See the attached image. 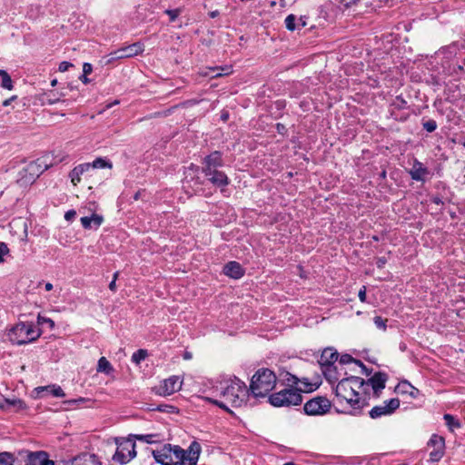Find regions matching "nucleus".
Here are the masks:
<instances>
[{
    "mask_svg": "<svg viewBox=\"0 0 465 465\" xmlns=\"http://www.w3.org/2000/svg\"><path fill=\"white\" fill-rule=\"evenodd\" d=\"M281 380L287 384L289 387H294L298 385L299 382H301V380L298 379L295 375H292V373L288 371H283L280 374Z\"/></svg>",
    "mask_w": 465,
    "mask_h": 465,
    "instance_id": "30",
    "label": "nucleus"
},
{
    "mask_svg": "<svg viewBox=\"0 0 465 465\" xmlns=\"http://www.w3.org/2000/svg\"><path fill=\"white\" fill-rule=\"evenodd\" d=\"M15 408L16 411L25 410L26 408L25 403L20 399H6L3 396L0 397V408L2 410H9Z\"/></svg>",
    "mask_w": 465,
    "mask_h": 465,
    "instance_id": "21",
    "label": "nucleus"
},
{
    "mask_svg": "<svg viewBox=\"0 0 465 465\" xmlns=\"http://www.w3.org/2000/svg\"><path fill=\"white\" fill-rule=\"evenodd\" d=\"M365 384L362 378L357 376H351L341 379L335 388V396L339 403L345 401L352 411L350 412L352 415L358 414L361 410L365 406V398L360 397L358 390L361 389Z\"/></svg>",
    "mask_w": 465,
    "mask_h": 465,
    "instance_id": "3",
    "label": "nucleus"
},
{
    "mask_svg": "<svg viewBox=\"0 0 465 465\" xmlns=\"http://www.w3.org/2000/svg\"><path fill=\"white\" fill-rule=\"evenodd\" d=\"M203 163V168L213 169L223 166L222 153L219 151H214L211 153L209 155L204 157Z\"/></svg>",
    "mask_w": 465,
    "mask_h": 465,
    "instance_id": "17",
    "label": "nucleus"
},
{
    "mask_svg": "<svg viewBox=\"0 0 465 465\" xmlns=\"http://www.w3.org/2000/svg\"><path fill=\"white\" fill-rule=\"evenodd\" d=\"M0 465H15V458L9 452L0 453Z\"/></svg>",
    "mask_w": 465,
    "mask_h": 465,
    "instance_id": "34",
    "label": "nucleus"
},
{
    "mask_svg": "<svg viewBox=\"0 0 465 465\" xmlns=\"http://www.w3.org/2000/svg\"><path fill=\"white\" fill-rule=\"evenodd\" d=\"M428 445L433 447V450L430 452V460L431 462L439 461L443 456L444 439L434 434L431 436Z\"/></svg>",
    "mask_w": 465,
    "mask_h": 465,
    "instance_id": "15",
    "label": "nucleus"
},
{
    "mask_svg": "<svg viewBox=\"0 0 465 465\" xmlns=\"http://www.w3.org/2000/svg\"><path fill=\"white\" fill-rule=\"evenodd\" d=\"M9 248L7 244L4 242H0V262H4V257H10L9 255Z\"/></svg>",
    "mask_w": 465,
    "mask_h": 465,
    "instance_id": "42",
    "label": "nucleus"
},
{
    "mask_svg": "<svg viewBox=\"0 0 465 465\" xmlns=\"http://www.w3.org/2000/svg\"><path fill=\"white\" fill-rule=\"evenodd\" d=\"M140 195H141V191H138V192L134 195V199L135 201H136V200H138V199H139V197H140Z\"/></svg>",
    "mask_w": 465,
    "mask_h": 465,
    "instance_id": "57",
    "label": "nucleus"
},
{
    "mask_svg": "<svg viewBox=\"0 0 465 465\" xmlns=\"http://www.w3.org/2000/svg\"><path fill=\"white\" fill-rule=\"evenodd\" d=\"M198 171L199 167L192 163L185 173L183 186L188 193H200L203 192V181L198 176Z\"/></svg>",
    "mask_w": 465,
    "mask_h": 465,
    "instance_id": "8",
    "label": "nucleus"
},
{
    "mask_svg": "<svg viewBox=\"0 0 465 465\" xmlns=\"http://www.w3.org/2000/svg\"><path fill=\"white\" fill-rule=\"evenodd\" d=\"M45 291H47V292L51 291V290L53 289V284H52V283H50V282H46V283L45 284Z\"/></svg>",
    "mask_w": 465,
    "mask_h": 465,
    "instance_id": "56",
    "label": "nucleus"
},
{
    "mask_svg": "<svg viewBox=\"0 0 465 465\" xmlns=\"http://www.w3.org/2000/svg\"><path fill=\"white\" fill-rule=\"evenodd\" d=\"M76 216V212L74 210H69L64 214V219L66 221H72Z\"/></svg>",
    "mask_w": 465,
    "mask_h": 465,
    "instance_id": "48",
    "label": "nucleus"
},
{
    "mask_svg": "<svg viewBox=\"0 0 465 465\" xmlns=\"http://www.w3.org/2000/svg\"><path fill=\"white\" fill-rule=\"evenodd\" d=\"M280 126H282L281 124H277V128L279 129Z\"/></svg>",
    "mask_w": 465,
    "mask_h": 465,
    "instance_id": "64",
    "label": "nucleus"
},
{
    "mask_svg": "<svg viewBox=\"0 0 465 465\" xmlns=\"http://www.w3.org/2000/svg\"><path fill=\"white\" fill-rule=\"evenodd\" d=\"M57 101H58V99H49L48 104H53L56 103Z\"/></svg>",
    "mask_w": 465,
    "mask_h": 465,
    "instance_id": "58",
    "label": "nucleus"
},
{
    "mask_svg": "<svg viewBox=\"0 0 465 465\" xmlns=\"http://www.w3.org/2000/svg\"><path fill=\"white\" fill-rule=\"evenodd\" d=\"M147 357V351L140 349L133 353L132 361L139 364L142 361H143Z\"/></svg>",
    "mask_w": 465,
    "mask_h": 465,
    "instance_id": "35",
    "label": "nucleus"
},
{
    "mask_svg": "<svg viewBox=\"0 0 465 465\" xmlns=\"http://www.w3.org/2000/svg\"><path fill=\"white\" fill-rule=\"evenodd\" d=\"M97 371L109 375L114 371V368L105 357H101L98 361Z\"/></svg>",
    "mask_w": 465,
    "mask_h": 465,
    "instance_id": "29",
    "label": "nucleus"
},
{
    "mask_svg": "<svg viewBox=\"0 0 465 465\" xmlns=\"http://www.w3.org/2000/svg\"><path fill=\"white\" fill-rule=\"evenodd\" d=\"M418 393H419V391H418L416 388H414V391H409V394H410L412 398H416V397H417V395H418Z\"/></svg>",
    "mask_w": 465,
    "mask_h": 465,
    "instance_id": "55",
    "label": "nucleus"
},
{
    "mask_svg": "<svg viewBox=\"0 0 465 465\" xmlns=\"http://www.w3.org/2000/svg\"><path fill=\"white\" fill-rule=\"evenodd\" d=\"M373 322L375 326L381 331H386L387 329V319H383L381 316H375L373 318Z\"/></svg>",
    "mask_w": 465,
    "mask_h": 465,
    "instance_id": "38",
    "label": "nucleus"
},
{
    "mask_svg": "<svg viewBox=\"0 0 465 465\" xmlns=\"http://www.w3.org/2000/svg\"><path fill=\"white\" fill-rule=\"evenodd\" d=\"M47 168L48 164L43 159L32 161L19 172L17 182L22 186L32 184Z\"/></svg>",
    "mask_w": 465,
    "mask_h": 465,
    "instance_id": "7",
    "label": "nucleus"
},
{
    "mask_svg": "<svg viewBox=\"0 0 465 465\" xmlns=\"http://www.w3.org/2000/svg\"><path fill=\"white\" fill-rule=\"evenodd\" d=\"M296 21L297 18L294 15H289L284 21L286 28L290 31H294L295 29H297Z\"/></svg>",
    "mask_w": 465,
    "mask_h": 465,
    "instance_id": "36",
    "label": "nucleus"
},
{
    "mask_svg": "<svg viewBox=\"0 0 465 465\" xmlns=\"http://www.w3.org/2000/svg\"><path fill=\"white\" fill-rule=\"evenodd\" d=\"M79 79L84 83V84H88L90 82V80L87 78V74H83Z\"/></svg>",
    "mask_w": 465,
    "mask_h": 465,
    "instance_id": "54",
    "label": "nucleus"
},
{
    "mask_svg": "<svg viewBox=\"0 0 465 465\" xmlns=\"http://www.w3.org/2000/svg\"><path fill=\"white\" fill-rule=\"evenodd\" d=\"M165 14L169 15L170 21L173 22L180 15V10L179 9H173V10L167 9V10H165Z\"/></svg>",
    "mask_w": 465,
    "mask_h": 465,
    "instance_id": "43",
    "label": "nucleus"
},
{
    "mask_svg": "<svg viewBox=\"0 0 465 465\" xmlns=\"http://www.w3.org/2000/svg\"><path fill=\"white\" fill-rule=\"evenodd\" d=\"M306 25V18L303 17V16H301L299 19H298V23H297V28H302Z\"/></svg>",
    "mask_w": 465,
    "mask_h": 465,
    "instance_id": "50",
    "label": "nucleus"
},
{
    "mask_svg": "<svg viewBox=\"0 0 465 465\" xmlns=\"http://www.w3.org/2000/svg\"><path fill=\"white\" fill-rule=\"evenodd\" d=\"M183 381L179 376H171L157 388V393L163 396L172 395L182 388Z\"/></svg>",
    "mask_w": 465,
    "mask_h": 465,
    "instance_id": "13",
    "label": "nucleus"
},
{
    "mask_svg": "<svg viewBox=\"0 0 465 465\" xmlns=\"http://www.w3.org/2000/svg\"><path fill=\"white\" fill-rule=\"evenodd\" d=\"M143 52V45L137 42L127 46L121 47L108 54V62L134 57Z\"/></svg>",
    "mask_w": 465,
    "mask_h": 465,
    "instance_id": "11",
    "label": "nucleus"
},
{
    "mask_svg": "<svg viewBox=\"0 0 465 465\" xmlns=\"http://www.w3.org/2000/svg\"><path fill=\"white\" fill-rule=\"evenodd\" d=\"M203 173L214 186L223 187L229 184L230 180L228 176L218 168H202Z\"/></svg>",
    "mask_w": 465,
    "mask_h": 465,
    "instance_id": "14",
    "label": "nucleus"
},
{
    "mask_svg": "<svg viewBox=\"0 0 465 465\" xmlns=\"http://www.w3.org/2000/svg\"><path fill=\"white\" fill-rule=\"evenodd\" d=\"M103 221V216L95 213L91 216H84L81 218V223L84 229H96L102 224Z\"/></svg>",
    "mask_w": 465,
    "mask_h": 465,
    "instance_id": "25",
    "label": "nucleus"
},
{
    "mask_svg": "<svg viewBox=\"0 0 465 465\" xmlns=\"http://www.w3.org/2000/svg\"><path fill=\"white\" fill-rule=\"evenodd\" d=\"M302 401V390L296 387L287 386L269 396V402L274 407L298 406Z\"/></svg>",
    "mask_w": 465,
    "mask_h": 465,
    "instance_id": "6",
    "label": "nucleus"
},
{
    "mask_svg": "<svg viewBox=\"0 0 465 465\" xmlns=\"http://www.w3.org/2000/svg\"><path fill=\"white\" fill-rule=\"evenodd\" d=\"M282 465H295V464H294L293 462L289 461V462H285V463H284V464H282Z\"/></svg>",
    "mask_w": 465,
    "mask_h": 465,
    "instance_id": "61",
    "label": "nucleus"
},
{
    "mask_svg": "<svg viewBox=\"0 0 465 465\" xmlns=\"http://www.w3.org/2000/svg\"><path fill=\"white\" fill-rule=\"evenodd\" d=\"M339 359V354L331 348L325 349L320 358V364L322 367L329 366V364H335Z\"/></svg>",
    "mask_w": 465,
    "mask_h": 465,
    "instance_id": "22",
    "label": "nucleus"
},
{
    "mask_svg": "<svg viewBox=\"0 0 465 465\" xmlns=\"http://www.w3.org/2000/svg\"><path fill=\"white\" fill-rule=\"evenodd\" d=\"M400 407V401L397 398H393L383 401L381 405L374 406L370 411V416L372 419H378L382 416H388L392 414Z\"/></svg>",
    "mask_w": 465,
    "mask_h": 465,
    "instance_id": "12",
    "label": "nucleus"
},
{
    "mask_svg": "<svg viewBox=\"0 0 465 465\" xmlns=\"http://www.w3.org/2000/svg\"><path fill=\"white\" fill-rule=\"evenodd\" d=\"M118 274H119V272H114V279H113V281H112V282H110V284H109V289H110L111 291H113V292H114V291L116 290V284H115V282H116L117 277H118Z\"/></svg>",
    "mask_w": 465,
    "mask_h": 465,
    "instance_id": "49",
    "label": "nucleus"
},
{
    "mask_svg": "<svg viewBox=\"0 0 465 465\" xmlns=\"http://www.w3.org/2000/svg\"><path fill=\"white\" fill-rule=\"evenodd\" d=\"M84 401H85V399L79 398V399H76V400L66 401L64 403V404H68V405H72V404H74V403H77V402H84Z\"/></svg>",
    "mask_w": 465,
    "mask_h": 465,
    "instance_id": "51",
    "label": "nucleus"
},
{
    "mask_svg": "<svg viewBox=\"0 0 465 465\" xmlns=\"http://www.w3.org/2000/svg\"><path fill=\"white\" fill-rule=\"evenodd\" d=\"M217 15H218V12H217V11H214V12H212V13H211V16H212V17H215Z\"/></svg>",
    "mask_w": 465,
    "mask_h": 465,
    "instance_id": "60",
    "label": "nucleus"
},
{
    "mask_svg": "<svg viewBox=\"0 0 465 465\" xmlns=\"http://www.w3.org/2000/svg\"><path fill=\"white\" fill-rule=\"evenodd\" d=\"M70 67H73V64L67 61H64L60 63L58 69L60 72H66Z\"/></svg>",
    "mask_w": 465,
    "mask_h": 465,
    "instance_id": "44",
    "label": "nucleus"
},
{
    "mask_svg": "<svg viewBox=\"0 0 465 465\" xmlns=\"http://www.w3.org/2000/svg\"><path fill=\"white\" fill-rule=\"evenodd\" d=\"M351 362H354L356 364H360L361 365V363L357 361V360H354L351 355L349 354H343L341 355V357H339V363L341 365H345V364H349V363H351Z\"/></svg>",
    "mask_w": 465,
    "mask_h": 465,
    "instance_id": "37",
    "label": "nucleus"
},
{
    "mask_svg": "<svg viewBox=\"0 0 465 465\" xmlns=\"http://www.w3.org/2000/svg\"><path fill=\"white\" fill-rule=\"evenodd\" d=\"M40 335V330L32 322H19L8 333L9 340L17 345L34 341Z\"/></svg>",
    "mask_w": 465,
    "mask_h": 465,
    "instance_id": "5",
    "label": "nucleus"
},
{
    "mask_svg": "<svg viewBox=\"0 0 465 465\" xmlns=\"http://www.w3.org/2000/svg\"><path fill=\"white\" fill-rule=\"evenodd\" d=\"M443 418L446 422V425L451 431H453L457 428H460V425L459 421L452 415L445 414Z\"/></svg>",
    "mask_w": 465,
    "mask_h": 465,
    "instance_id": "33",
    "label": "nucleus"
},
{
    "mask_svg": "<svg viewBox=\"0 0 465 465\" xmlns=\"http://www.w3.org/2000/svg\"><path fill=\"white\" fill-rule=\"evenodd\" d=\"M223 271L224 274L233 279H239L244 273V270L242 269L241 263H225Z\"/></svg>",
    "mask_w": 465,
    "mask_h": 465,
    "instance_id": "24",
    "label": "nucleus"
},
{
    "mask_svg": "<svg viewBox=\"0 0 465 465\" xmlns=\"http://www.w3.org/2000/svg\"><path fill=\"white\" fill-rule=\"evenodd\" d=\"M27 465H54V463L48 459L45 452H35L28 456Z\"/></svg>",
    "mask_w": 465,
    "mask_h": 465,
    "instance_id": "23",
    "label": "nucleus"
},
{
    "mask_svg": "<svg viewBox=\"0 0 465 465\" xmlns=\"http://www.w3.org/2000/svg\"><path fill=\"white\" fill-rule=\"evenodd\" d=\"M359 299L361 302H366V287L362 286L361 290L359 291Z\"/></svg>",
    "mask_w": 465,
    "mask_h": 465,
    "instance_id": "46",
    "label": "nucleus"
},
{
    "mask_svg": "<svg viewBox=\"0 0 465 465\" xmlns=\"http://www.w3.org/2000/svg\"><path fill=\"white\" fill-rule=\"evenodd\" d=\"M135 455V442L132 439H126L118 443L113 459L114 461L124 464L129 462Z\"/></svg>",
    "mask_w": 465,
    "mask_h": 465,
    "instance_id": "9",
    "label": "nucleus"
},
{
    "mask_svg": "<svg viewBox=\"0 0 465 465\" xmlns=\"http://www.w3.org/2000/svg\"><path fill=\"white\" fill-rule=\"evenodd\" d=\"M34 393L35 394L34 396L35 398H42L45 396V393H49L56 398H63L65 396V393L63 391V389L56 384L37 387L34 390Z\"/></svg>",
    "mask_w": 465,
    "mask_h": 465,
    "instance_id": "16",
    "label": "nucleus"
},
{
    "mask_svg": "<svg viewBox=\"0 0 465 465\" xmlns=\"http://www.w3.org/2000/svg\"><path fill=\"white\" fill-rule=\"evenodd\" d=\"M423 129L428 133H432L437 129V123L435 120H428L422 123Z\"/></svg>",
    "mask_w": 465,
    "mask_h": 465,
    "instance_id": "40",
    "label": "nucleus"
},
{
    "mask_svg": "<svg viewBox=\"0 0 465 465\" xmlns=\"http://www.w3.org/2000/svg\"><path fill=\"white\" fill-rule=\"evenodd\" d=\"M323 375L325 378L331 381H336L340 378V374L338 373V366L335 364H329V366L322 367Z\"/></svg>",
    "mask_w": 465,
    "mask_h": 465,
    "instance_id": "28",
    "label": "nucleus"
},
{
    "mask_svg": "<svg viewBox=\"0 0 465 465\" xmlns=\"http://www.w3.org/2000/svg\"><path fill=\"white\" fill-rule=\"evenodd\" d=\"M386 381L387 375L385 373L376 372L367 382L365 381V384H370L377 394L385 388Z\"/></svg>",
    "mask_w": 465,
    "mask_h": 465,
    "instance_id": "19",
    "label": "nucleus"
},
{
    "mask_svg": "<svg viewBox=\"0 0 465 465\" xmlns=\"http://www.w3.org/2000/svg\"><path fill=\"white\" fill-rule=\"evenodd\" d=\"M276 375L269 369L258 370L252 378L249 391L250 396L264 398L276 385Z\"/></svg>",
    "mask_w": 465,
    "mask_h": 465,
    "instance_id": "4",
    "label": "nucleus"
},
{
    "mask_svg": "<svg viewBox=\"0 0 465 465\" xmlns=\"http://www.w3.org/2000/svg\"><path fill=\"white\" fill-rule=\"evenodd\" d=\"M200 452V444L193 441L187 450L178 445L164 444L153 450V456L162 465H197Z\"/></svg>",
    "mask_w": 465,
    "mask_h": 465,
    "instance_id": "2",
    "label": "nucleus"
},
{
    "mask_svg": "<svg viewBox=\"0 0 465 465\" xmlns=\"http://www.w3.org/2000/svg\"><path fill=\"white\" fill-rule=\"evenodd\" d=\"M397 389L401 393H409L410 391H414V387L406 381L399 383Z\"/></svg>",
    "mask_w": 465,
    "mask_h": 465,
    "instance_id": "39",
    "label": "nucleus"
},
{
    "mask_svg": "<svg viewBox=\"0 0 465 465\" xmlns=\"http://www.w3.org/2000/svg\"><path fill=\"white\" fill-rule=\"evenodd\" d=\"M222 72L215 74L214 77L222 76V75H227L232 73V67L226 66L224 68L221 69Z\"/></svg>",
    "mask_w": 465,
    "mask_h": 465,
    "instance_id": "45",
    "label": "nucleus"
},
{
    "mask_svg": "<svg viewBox=\"0 0 465 465\" xmlns=\"http://www.w3.org/2000/svg\"><path fill=\"white\" fill-rule=\"evenodd\" d=\"M303 409L308 415H323L331 409V401L325 397H315L308 401Z\"/></svg>",
    "mask_w": 465,
    "mask_h": 465,
    "instance_id": "10",
    "label": "nucleus"
},
{
    "mask_svg": "<svg viewBox=\"0 0 465 465\" xmlns=\"http://www.w3.org/2000/svg\"><path fill=\"white\" fill-rule=\"evenodd\" d=\"M0 77L2 78L1 86L7 90L13 89V82L10 75L5 70H0Z\"/></svg>",
    "mask_w": 465,
    "mask_h": 465,
    "instance_id": "32",
    "label": "nucleus"
},
{
    "mask_svg": "<svg viewBox=\"0 0 465 465\" xmlns=\"http://www.w3.org/2000/svg\"><path fill=\"white\" fill-rule=\"evenodd\" d=\"M227 118V115H223V119L225 120Z\"/></svg>",
    "mask_w": 465,
    "mask_h": 465,
    "instance_id": "63",
    "label": "nucleus"
},
{
    "mask_svg": "<svg viewBox=\"0 0 465 465\" xmlns=\"http://www.w3.org/2000/svg\"><path fill=\"white\" fill-rule=\"evenodd\" d=\"M250 391L246 384L237 377L229 376L217 380L204 399L221 409L230 411L229 406L239 408L246 404Z\"/></svg>",
    "mask_w": 465,
    "mask_h": 465,
    "instance_id": "1",
    "label": "nucleus"
},
{
    "mask_svg": "<svg viewBox=\"0 0 465 465\" xmlns=\"http://www.w3.org/2000/svg\"><path fill=\"white\" fill-rule=\"evenodd\" d=\"M432 203L437 205L443 204L442 200L438 196L432 198Z\"/></svg>",
    "mask_w": 465,
    "mask_h": 465,
    "instance_id": "53",
    "label": "nucleus"
},
{
    "mask_svg": "<svg viewBox=\"0 0 465 465\" xmlns=\"http://www.w3.org/2000/svg\"><path fill=\"white\" fill-rule=\"evenodd\" d=\"M91 169V163H81L75 166L69 173V177L71 179V183L74 185H77V183L81 181V176Z\"/></svg>",
    "mask_w": 465,
    "mask_h": 465,
    "instance_id": "20",
    "label": "nucleus"
},
{
    "mask_svg": "<svg viewBox=\"0 0 465 465\" xmlns=\"http://www.w3.org/2000/svg\"><path fill=\"white\" fill-rule=\"evenodd\" d=\"M409 173L411 179L415 181H424L425 176L429 174V170L423 165L422 163L415 159Z\"/></svg>",
    "mask_w": 465,
    "mask_h": 465,
    "instance_id": "18",
    "label": "nucleus"
},
{
    "mask_svg": "<svg viewBox=\"0 0 465 465\" xmlns=\"http://www.w3.org/2000/svg\"><path fill=\"white\" fill-rule=\"evenodd\" d=\"M358 0H349L350 4H355Z\"/></svg>",
    "mask_w": 465,
    "mask_h": 465,
    "instance_id": "62",
    "label": "nucleus"
},
{
    "mask_svg": "<svg viewBox=\"0 0 465 465\" xmlns=\"http://www.w3.org/2000/svg\"><path fill=\"white\" fill-rule=\"evenodd\" d=\"M56 84H57V80L56 79L52 80V82H51V85L52 86H55Z\"/></svg>",
    "mask_w": 465,
    "mask_h": 465,
    "instance_id": "59",
    "label": "nucleus"
},
{
    "mask_svg": "<svg viewBox=\"0 0 465 465\" xmlns=\"http://www.w3.org/2000/svg\"><path fill=\"white\" fill-rule=\"evenodd\" d=\"M131 437L148 444L158 443L163 440V437L158 433L134 434Z\"/></svg>",
    "mask_w": 465,
    "mask_h": 465,
    "instance_id": "27",
    "label": "nucleus"
},
{
    "mask_svg": "<svg viewBox=\"0 0 465 465\" xmlns=\"http://www.w3.org/2000/svg\"><path fill=\"white\" fill-rule=\"evenodd\" d=\"M71 465H100V462L96 459L95 455L84 453L72 460Z\"/></svg>",
    "mask_w": 465,
    "mask_h": 465,
    "instance_id": "26",
    "label": "nucleus"
},
{
    "mask_svg": "<svg viewBox=\"0 0 465 465\" xmlns=\"http://www.w3.org/2000/svg\"><path fill=\"white\" fill-rule=\"evenodd\" d=\"M93 71V66L89 63H84L83 64V74H90Z\"/></svg>",
    "mask_w": 465,
    "mask_h": 465,
    "instance_id": "47",
    "label": "nucleus"
},
{
    "mask_svg": "<svg viewBox=\"0 0 465 465\" xmlns=\"http://www.w3.org/2000/svg\"><path fill=\"white\" fill-rule=\"evenodd\" d=\"M91 163V168H95V169H103V168L111 169L113 167V164L110 161H108L104 158H102V157L96 158L93 163Z\"/></svg>",
    "mask_w": 465,
    "mask_h": 465,
    "instance_id": "31",
    "label": "nucleus"
},
{
    "mask_svg": "<svg viewBox=\"0 0 465 465\" xmlns=\"http://www.w3.org/2000/svg\"><path fill=\"white\" fill-rule=\"evenodd\" d=\"M15 99H16V96H15V95L12 96V97H11V98H9V99L5 100V101L3 102V105H4V106H8V105L11 104V102H12V101H14Z\"/></svg>",
    "mask_w": 465,
    "mask_h": 465,
    "instance_id": "52",
    "label": "nucleus"
},
{
    "mask_svg": "<svg viewBox=\"0 0 465 465\" xmlns=\"http://www.w3.org/2000/svg\"><path fill=\"white\" fill-rule=\"evenodd\" d=\"M37 323L39 325L47 324L50 327V329L54 328V322L52 319L42 316L40 314L37 317Z\"/></svg>",
    "mask_w": 465,
    "mask_h": 465,
    "instance_id": "41",
    "label": "nucleus"
}]
</instances>
